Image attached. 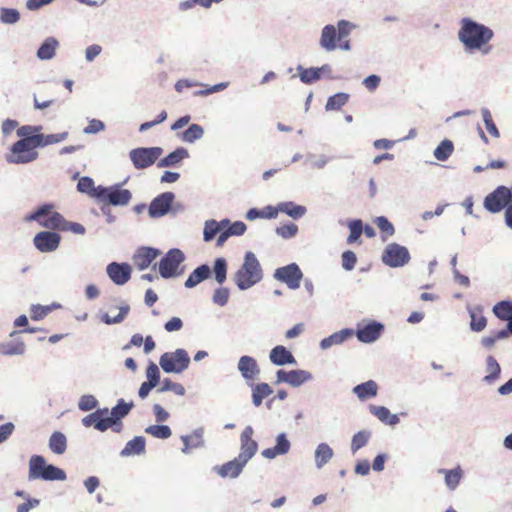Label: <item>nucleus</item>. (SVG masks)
Returning <instances> with one entry per match:
<instances>
[{
	"label": "nucleus",
	"mask_w": 512,
	"mask_h": 512,
	"mask_svg": "<svg viewBox=\"0 0 512 512\" xmlns=\"http://www.w3.org/2000/svg\"><path fill=\"white\" fill-rule=\"evenodd\" d=\"M493 35V31L489 27L469 18L462 19L458 33L459 40L468 50L481 49L493 38Z\"/></svg>",
	"instance_id": "obj_1"
},
{
	"label": "nucleus",
	"mask_w": 512,
	"mask_h": 512,
	"mask_svg": "<svg viewBox=\"0 0 512 512\" xmlns=\"http://www.w3.org/2000/svg\"><path fill=\"white\" fill-rule=\"evenodd\" d=\"M262 279V268L255 254L246 252L244 263L235 273L234 280L239 289L245 290Z\"/></svg>",
	"instance_id": "obj_2"
},
{
	"label": "nucleus",
	"mask_w": 512,
	"mask_h": 512,
	"mask_svg": "<svg viewBox=\"0 0 512 512\" xmlns=\"http://www.w3.org/2000/svg\"><path fill=\"white\" fill-rule=\"evenodd\" d=\"M28 477L30 480L63 481L66 479V473L54 465L46 464L43 456L33 455L29 460Z\"/></svg>",
	"instance_id": "obj_3"
},
{
	"label": "nucleus",
	"mask_w": 512,
	"mask_h": 512,
	"mask_svg": "<svg viewBox=\"0 0 512 512\" xmlns=\"http://www.w3.org/2000/svg\"><path fill=\"white\" fill-rule=\"evenodd\" d=\"M36 143L39 142L34 136L18 140L12 145L10 153L6 155L7 162L25 164L36 160L38 153L35 149L39 147Z\"/></svg>",
	"instance_id": "obj_4"
},
{
	"label": "nucleus",
	"mask_w": 512,
	"mask_h": 512,
	"mask_svg": "<svg viewBox=\"0 0 512 512\" xmlns=\"http://www.w3.org/2000/svg\"><path fill=\"white\" fill-rule=\"evenodd\" d=\"M26 222L36 221L41 227L60 231L64 217L54 209L53 204H44L34 212L25 216Z\"/></svg>",
	"instance_id": "obj_5"
},
{
	"label": "nucleus",
	"mask_w": 512,
	"mask_h": 512,
	"mask_svg": "<svg viewBox=\"0 0 512 512\" xmlns=\"http://www.w3.org/2000/svg\"><path fill=\"white\" fill-rule=\"evenodd\" d=\"M189 363L190 358L184 349H177L173 353H164L160 357V366L167 373H180L189 366Z\"/></svg>",
	"instance_id": "obj_6"
},
{
	"label": "nucleus",
	"mask_w": 512,
	"mask_h": 512,
	"mask_svg": "<svg viewBox=\"0 0 512 512\" xmlns=\"http://www.w3.org/2000/svg\"><path fill=\"white\" fill-rule=\"evenodd\" d=\"M512 202V189L497 187L484 199V207L491 213H498Z\"/></svg>",
	"instance_id": "obj_7"
},
{
	"label": "nucleus",
	"mask_w": 512,
	"mask_h": 512,
	"mask_svg": "<svg viewBox=\"0 0 512 512\" xmlns=\"http://www.w3.org/2000/svg\"><path fill=\"white\" fill-rule=\"evenodd\" d=\"M160 147L135 148L130 151V159L136 169H145L153 165L162 155Z\"/></svg>",
	"instance_id": "obj_8"
},
{
	"label": "nucleus",
	"mask_w": 512,
	"mask_h": 512,
	"mask_svg": "<svg viewBox=\"0 0 512 512\" xmlns=\"http://www.w3.org/2000/svg\"><path fill=\"white\" fill-rule=\"evenodd\" d=\"M131 198L132 194L129 190L120 189L116 186L103 187V189L99 190V193L96 194V199L100 202L114 206L127 205Z\"/></svg>",
	"instance_id": "obj_9"
},
{
	"label": "nucleus",
	"mask_w": 512,
	"mask_h": 512,
	"mask_svg": "<svg viewBox=\"0 0 512 512\" xmlns=\"http://www.w3.org/2000/svg\"><path fill=\"white\" fill-rule=\"evenodd\" d=\"M410 260V254L406 247L397 243H390L382 254V261L390 267H402Z\"/></svg>",
	"instance_id": "obj_10"
},
{
	"label": "nucleus",
	"mask_w": 512,
	"mask_h": 512,
	"mask_svg": "<svg viewBox=\"0 0 512 512\" xmlns=\"http://www.w3.org/2000/svg\"><path fill=\"white\" fill-rule=\"evenodd\" d=\"M185 257L181 250L171 249L159 262V273L163 278H170L178 275L177 272L180 264L184 261Z\"/></svg>",
	"instance_id": "obj_11"
},
{
	"label": "nucleus",
	"mask_w": 512,
	"mask_h": 512,
	"mask_svg": "<svg viewBox=\"0 0 512 512\" xmlns=\"http://www.w3.org/2000/svg\"><path fill=\"white\" fill-rule=\"evenodd\" d=\"M61 236L54 230L38 232L33 238V244L42 253L54 252L58 249Z\"/></svg>",
	"instance_id": "obj_12"
},
{
	"label": "nucleus",
	"mask_w": 512,
	"mask_h": 512,
	"mask_svg": "<svg viewBox=\"0 0 512 512\" xmlns=\"http://www.w3.org/2000/svg\"><path fill=\"white\" fill-rule=\"evenodd\" d=\"M274 277L287 284L290 289H297L300 286L303 274L295 263L280 267L275 271Z\"/></svg>",
	"instance_id": "obj_13"
},
{
	"label": "nucleus",
	"mask_w": 512,
	"mask_h": 512,
	"mask_svg": "<svg viewBox=\"0 0 512 512\" xmlns=\"http://www.w3.org/2000/svg\"><path fill=\"white\" fill-rule=\"evenodd\" d=\"M384 330V326L376 321L358 324L356 335L359 341L371 343L377 340Z\"/></svg>",
	"instance_id": "obj_14"
},
{
	"label": "nucleus",
	"mask_w": 512,
	"mask_h": 512,
	"mask_svg": "<svg viewBox=\"0 0 512 512\" xmlns=\"http://www.w3.org/2000/svg\"><path fill=\"white\" fill-rule=\"evenodd\" d=\"M277 383H287L293 387H298L311 379V374L305 370L280 369L276 373Z\"/></svg>",
	"instance_id": "obj_15"
},
{
	"label": "nucleus",
	"mask_w": 512,
	"mask_h": 512,
	"mask_svg": "<svg viewBox=\"0 0 512 512\" xmlns=\"http://www.w3.org/2000/svg\"><path fill=\"white\" fill-rule=\"evenodd\" d=\"M252 435L253 429L251 426H247L241 434V448L238 458L245 463L254 456L258 448L256 441L252 439Z\"/></svg>",
	"instance_id": "obj_16"
},
{
	"label": "nucleus",
	"mask_w": 512,
	"mask_h": 512,
	"mask_svg": "<svg viewBox=\"0 0 512 512\" xmlns=\"http://www.w3.org/2000/svg\"><path fill=\"white\" fill-rule=\"evenodd\" d=\"M238 370L249 385H252L260 374L256 360L250 356H242L239 359Z\"/></svg>",
	"instance_id": "obj_17"
},
{
	"label": "nucleus",
	"mask_w": 512,
	"mask_h": 512,
	"mask_svg": "<svg viewBox=\"0 0 512 512\" xmlns=\"http://www.w3.org/2000/svg\"><path fill=\"white\" fill-rule=\"evenodd\" d=\"M107 274L116 285H124L131 277V267L127 263L112 262L107 266Z\"/></svg>",
	"instance_id": "obj_18"
},
{
	"label": "nucleus",
	"mask_w": 512,
	"mask_h": 512,
	"mask_svg": "<svg viewBox=\"0 0 512 512\" xmlns=\"http://www.w3.org/2000/svg\"><path fill=\"white\" fill-rule=\"evenodd\" d=\"M174 200V194L165 192L157 196L149 206V214L152 217H161L165 215L171 208Z\"/></svg>",
	"instance_id": "obj_19"
},
{
	"label": "nucleus",
	"mask_w": 512,
	"mask_h": 512,
	"mask_svg": "<svg viewBox=\"0 0 512 512\" xmlns=\"http://www.w3.org/2000/svg\"><path fill=\"white\" fill-rule=\"evenodd\" d=\"M160 254L159 250L150 248V247H142L133 257L134 265L139 269L143 270L150 266V264L158 257Z\"/></svg>",
	"instance_id": "obj_20"
},
{
	"label": "nucleus",
	"mask_w": 512,
	"mask_h": 512,
	"mask_svg": "<svg viewBox=\"0 0 512 512\" xmlns=\"http://www.w3.org/2000/svg\"><path fill=\"white\" fill-rule=\"evenodd\" d=\"M245 465L246 463L237 457L232 461L216 467L215 469L217 473L223 478H235L242 472V469Z\"/></svg>",
	"instance_id": "obj_21"
},
{
	"label": "nucleus",
	"mask_w": 512,
	"mask_h": 512,
	"mask_svg": "<svg viewBox=\"0 0 512 512\" xmlns=\"http://www.w3.org/2000/svg\"><path fill=\"white\" fill-rule=\"evenodd\" d=\"M338 33L333 25H326L322 29L320 45L326 51H333L337 48Z\"/></svg>",
	"instance_id": "obj_22"
},
{
	"label": "nucleus",
	"mask_w": 512,
	"mask_h": 512,
	"mask_svg": "<svg viewBox=\"0 0 512 512\" xmlns=\"http://www.w3.org/2000/svg\"><path fill=\"white\" fill-rule=\"evenodd\" d=\"M270 360L275 365L296 364V359L292 353L282 345L274 347L270 352Z\"/></svg>",
	"instance_id": "obj_23"
},
{
	"label": "nucleus",
	"mask_w": 512,
	"mask_h": 512,
	"mask_svg": "<svg viewBox=\"0 0 512 512\" xmlns=\"http://www.w3.org/2000/svg\"><path fill=\"white\" fill-rule=\"evenodd\" d=\"M277 443L272 448H267L262 451V456L267 459H273L277 455L286 454L290 449V442L286 438L284 433H281L277 436Z\"/></svg>",
	"instance_id": "obj_24"
},
{
	"label": "nucleus",
	"mask_w": 512,
	"mask_h": 512,
	"mask_svg": "<svg viewBox=\"0 0 512 512\" xmlns=\"http://www.w3.org/2000/svg\"><path fill=\"white\" fill-rule=\"evenodd\" d=\"M181 440L184 443L183 453H188L191 449L202 447L204 444L203 429H197L190 435L182 436Z\"/></svg>",
	"instance_id": "obj_25"
},
{
	"label": "nucleus",
	"mask_w": 512,
	"mask_h": 512,
	"mask_svg": "<svg viewBox=\"0 0 512 512\" xmlns=\"http://www.w3.org/2000/svg\"><path fill=\"white\" fill-rule=\"evenodd\" d=\"M211 274V270L208 265H201L197 267L187 278L185 281V287L193 288L205 279H207Z\"/></svg>",
	"instance_id": "obj_26"
},
{
	"label": "nucleus",
	"mask_w": 512,
	"mask_h": 512,
	"mask_svg": "<svg viewBox=\"0 0 512 512\" xmlns=\"http://www.w3.org/2000/svg\"><path fill=\"white\" fill-rule=\"evenodd\" d=\"M353 392L360 400L375 397L378 392V386L375 381L369 380L353 388Z\"/></svg>",
	"instance_id": "obj_27"
},
{
	"label": "nucleus",
	"mask_w": 512,
	"mask_h": 512,
	"mask_svg": "<svg viewBox=\"0 0 512 512\" xmlns=\"http://www.w3.org/2000/svg\"><path fill=\"white\" fill-rule=\"evenodd\" d=\"M439 473L444 474L445 484L450 490H455L463 477V470L461 469L460 466H457L456 468L450 470L440 469Z\"/></svg>",
	"instance_id": "obj_28"
},
{
	"label": "nucleus",
	"mask_w": 512,
	"mask_h": 512,
	"mask_svg": "<svg viewBox=\"0 0 512 512\" xmlns=\"http://www.w3.org/2000/svg\"><path fill=\"white\" fill-rule=\"evenodd\" d=\"M371 413L376 416L381 422L389 425H395L399 422V417L391 414L390 411L384 406H370Z\"/></svg>",
	"instance_id": "obj_29"
},
{
	"label": "nucleus",
	"mask_w": 512,
	"mask_h": 512,
	"mask_svg": "<svg viewBox=\"0 0 512 512\" xmlns=\"http://www.w3.org/2000/svg\"><path fill=\"white\" fill-rule=\"evenodd\" d=\"M145 451V439L142 436H137L127 442L123 450L121 451V456H131L138 455Z\"/></svg>",
	"instance_id": "obj_30"
},
{
	"label": "nucleus",
	"mask_w": 512,
	"mask_h": 512,
	"mask_svg": "<svg viewBox=\"0 0 512 512\" xmlns=\"http://www.w3.org/2000/svg\"><path fill=\"white\" fill-rule=\"evenodd\" d=\"M252 386V401L256 407H259L263 399L272 394L273 390L267 383H259Z\"/></svg>",
	"instance_id": "obj_31"
},
{
	"label": "nucleus",
	"mask_w": 512,
	"mask_h": 512,
	"mask_svg": "<svg viewBox=\"0 0 512 512\" xmlns=\"http://www.w3.org/2000/svg\"><path fill=\"white\" fill-rule=\"evenodd\" d=\"M188 157V151L185 148H177L158 162L159 167H170L178 164Z\"/></svg>",
	"instance_id": "obj_32"
},
{
	"label": "nucleus",
	"mask_w": 512,
	"mask_h": 512,
	"mask_svg": "<svg viewBox=\"0 0 512 512\" xmlns=\"http://www.w3.org/2000/svg\"><path fill=\"white\" fill-rule=\"evenodd\" d=\"M469 312H470V317H471V321H470L471 330H473L475 332H480V331L484 330V328L487 325V319L483 315L482 308L476 307V308L470 309Z\"/></svg>",
	"instance_id": "obj_33"
},
{
	"label": "nucleus",
	"mask_w": 512,
	"mask_h": 512,
	"mask_svg": "<svg viewBox=\"0 0 512 512\" xmlns=\"http://www.w3.org/2000/svg\"><path fill=\"white\" fill-rule=\"evenodd\" d=\"M49 448L55 454H63L67 449L66 436L61 432H54L49 439Z\"/></svg>",
	"instance_id": "obj_34"
},
{
	"label": "nucleus",
	"mask_w": 512,
	"mask_h": 512,
	"mask_svg": "<svg viewBox=\"0 0 512 512\" xmlns=\"http://www.w3.org/2000/svg\"><path fill=\"white\" fill-rule=\"evenodd\" d=\"M229 224L228 220L217 222L216 220H208L204 227V240L206 242L211 241L217 233L221 232L224 227Z\"/></svg>",
	"instance_id": "obj_35"
},
{
	"label": "nucleus",
	"mask_w": 512,
	"mask_h": 512,
	"mask_svg": "<svg viewBox=\"0 0 512 512\" xmlns=\"http://www.w3.org/2000/svg\"><path fill=\"white\" fill-rule=\"evenodd\" d=\"M279 212L285 213L293 219H299L306 213V208L293 202L278 204Z\"/></svg>",
	"instance_id": "obj_36"
},
{
	"label": "nucleus",
	"mask_w": 512,
	"mask_h": 512,
	"mask_svg": "<svg viewBox=\"0 0 512 512\" xmlns=\"http://www.w3.org/2000/svg\"><path fill=\"white\" fill-rule=\"evenodd\" d=\"M58 41L55 38H47L37 51V56L41 60H49L55 55Z\"/></svg>",
	"instance_id": "obj_37"
},
{
	"label": "nucleus",
	"mask_w": 512,
	"mask_h": 512,
	"mask_svg": "<svg viewBox=\"0 0 512 512\" xmlns=\"http://www.w3.org/2000/svg\"><path fill=\"white\" fill-rule=\"evenodd\" d=\"M325 68H328L327 65H324L321 68H301L299 67V77L300 80L305 84H311L313 82L318 81L321 78V71Z\"/></svg>",
	"instance_id": "obj_38"
},
{
	"label": "nucleus",
	"mask_w": 512,
	"mask_h": 512,
	"mask_svg": "<svg viewBox=\"0 0 512 512\" xmlns=\"http://www.w3.org/2000/svg\"><path fill=\"white\" fill-rule=\"evenodd\" d=\"M78 191L82 193H86L89 196L96 198V194L99 193V190L103 189L102 186L95 187L94 181L92 178L84 176L81 177L77 183Z\"/></svg>",
	"instance_id": "obj_39"
},
{
	"label": "nucleus",
	"mask_w": 512,
	"mask_h": 512,
	"mask_svg": "<svg viewBox=\"0 0 512 512\" xmlns=\"http://www.w3.org/2000/svg\"><path fill=\"white\" fill-rule=\"evenodd\" d=\"M333 456V451L328 444L321 443L315 451V462L317 467L324 466Z\"/></svg>",
	"instance_id": "obj_40"
},
{
	"label": "nucleus",
	"mask_w": 512,
	"mask_h": 512,
	"mask_svg": "<svg viewBox=\"0 0 512 512\" xmlns=\"http://www.w3.org/2000/svg\"><path fill=\"white\" fill-rule=\"evenodd\" d=\"M337 29L339 47L341 49L348 50L350 48L349 41L345 39L347 38L351 31L350 23L345 20H340L337 24Z\"/></svg>",
	"instance_id": "obj_41"
},
{
	"label": "nucleus",
	"mask_w": 512,
	"mask_h": 512,
	"mask_svg": "<svg viewBox=\"0 0 512 512\" xmlns=\"http://www.w3.org/2000/svg\"><path fill=\"white\" fill-rule=\"evenodd\" d=\"M493 313L501 320L509 321L512 319V302L500 301L493 307Z\"/></svg>",
	"instance_id": "obj_42"
},
{
	"label": "nucleus",
	"mask_w": 512,
	"mask_h": 512,
	"mask_svg": "<svg viewBox=\"0 0 512 512\" xmlns=\"http://www.w3.org/2000/svg\"><path fill=\"white\" fill-rule=\"evenodd\" d=\"M348 100L349 95L347 93H337L328 98L325 109L327 111L340 110L348 102Z\"/></svg>",
	"instance_id": "obj_43"
},
{
	"label": "nucleus",
	"mask_w": 512,
	"mask_h": 512,
	"mask_svg": "<svg viewBox=\"0 0 512 512\" xmlns=\"http://www.w3.org/2000/svg\"><path fill=\"white\" fill-rule=\"evenodd\" d=\"M350 335H351V332H349L348 330H343V331L334 333V334L330 335L329 337L324 338L320 343V347L322 349H327L333 345L341 344Z\"/></svg>",
	"instance_id": "obj_44"
},
{
	"label": "nucleus",
	"mask_w": 512,
	"mask_h": 512,
	"mask_svg": "<svg viewBox=\"0 0 512 512\" xmlns=\"http://www.w3.org/2000/svg\"><path fill=\"white\" fill-rule=\"evenodd\" d=\"M453 150L454 146L452 141L445 139L434 150V157L439 161H445L451 156Z\"/></svg>",
	"instance_id": "obj_45"
},
{
	"label": "nucleus",
	"mask_w": 512,
	"mask_h": 512,
	"mask_svg": "<svg viewBox=\"0 0 512 512\" xmlns=\"http://www.w3.org/2000/svg\"><path fill=\"white\" fill-rule=\"evenodd\" d=\"M68 136L67 132L58 133V134H49V135H43V134H35L34 138L38 139V146H47L55 143H59L63 140H65Z\"/></svg>",
	"instance_id": "obj_46"
},
{
	"label": "nucleus",
	"mask_w": 512,
	"mask_h": 512,
	"mask_svg": "<svg viewBox=\"0 0 512 512\" xmlns=\"http://www.w3.org/2000/svg\"><path fill=\"white\" fill-rule=\"evenodd\" d=\"M486 364L488 374L485 376L484 380L488 383H491L499 378L501 368L493 356L487 357Z\"/></svg>",
	"instance_id": "obj_47"
},
{
	"label": "nucleus",
	"mask_w": 512,
	"mask_h": 512,
	"mask_svg": "<svg viewBox=\"0 0 512 512\" xmlns=\"http://www.w3.org/2000/svg\"><path fill=\"white\" fill-rule=\"evenodd\" d=\"M371 437V432L362 430L356 433L351 441V450L353 453L364 447Z\"/></svg>",
	"instance_id": "obj_48"
},
{
	"label": "nucleus",
	"mask_w": 512,
	"mask_h": 512,
	"mask_svg": "<svg viewBox=\"0 0 512 512\" xmlns=\"http://www.w3.org/2000/svg\"><path fill=\"white\" fill-rule=\"evenodd\" d=\"M145 432L158 439H167L172 434L170 427L167 425H151L145 429Z\"/></svg>",
	"instance_id": "obj_49"
},
{
	"label": "nucleus",
	"mask_w": 512,
	"mask_h": 512,
	"mask_svg": "<svg viewBox=\"0 0 512 512\" xmlns=\"http://www.w3.org/2000/svg\"><path fill=\"white\" fill-rule=\"evenodd\" d=\"M133 407V403H126L123 399H120L117 403V405L112 409L111 416L115 419V422L117 420L122 419L125 417L130 410Z\"/></svg>",
	"instance_id": "obj_50"
},
{
	"label": "nucleus",
	"mask_w": 512,
	"mask_h": 512,
	"mask_svg": "<svg viewBox=\"0 0 512 512\" xmlns=\"http://www.w3.org/2000/svg\"><path fill=\"white\" fill-rule=\"evenodd\" d=\"M215 279L219 284L226 281L227 275V262L224 258H217L214 263Z\"/></svg>",
	"instance_id": "obj_51"
},
{
	"label": "nucleus",
	"mask_w": 512,
	"mask_h": 512,
	"mask_svg": "<svg viewBox=\"0 0 512 512\" xmlns=\"http://www.w3.org/2000/svg\"><path fill=\"white\" fill-rule=\"evenodd\" d=\"M159 392L172 391L176 395L183 396L185 394V388L182 384L173 382L169 378H165L161 382V387L158 389Z\"/></svg>",
	"instance_id": "obj_52"
},
{
	"label": "nucleus",
	"mask_w": 512,
	"mask_h": 512,
	"mask_svg": "<svg viewBox=\"0 0 512 512\" xmlns=\"http://www.w3.org/2000/svg\"><path fill=\"white\" fill-rule=\"evenodd\" d=\"M129 310L130 307L128 305H124L119 308V313L117 315H113V317H111L109 314L105 313L102 315L101 319L105 324L108 325L120 323L126 318Z\"/></svg>",
	"instance_id": "obj_53"
},
{
	"label": "nucleus",
	"mask_w": 512,
	"mask_h": 512,
	"mask_svg": "<svg viewBox=\"0 0 512 512\" xmlns=\"http://www.w3.org/2000/svg\"><path fill=\"white\" fill-rule=\"evenodd\" d=\"M204 134L203 128L198 124H192L183 132L182 139L186 142H194L197 139H200Z\"/></svg>",
	"instance_id": "obj_54"
},
{
	"label": "nucleus",
	"mask_w": 512,
	"mask_h": 512,
	"mask_svg": "<svg viewBox=\"0 0 512 512\" xmlns=\"http://www.w3.org/2000/svg\"><path fill=\"white\" fill-rule=\"evenodd\" d=\"M375 224L379 230L384 234L383 239L392 236L395 233L393 224L384 216H379L375 219Z\"/></svg>",
	"instance_id": "obj_55"
},
{
	"label": "nucleus",
	"mask_w": 512,
	"mask_h": 512,
	"mask_svg": "<svg viewBox=\"0 0 512 512\" xmlns=\"http://www.w3.org/2000/svg\"><path fill=\"white\" fill-rule=\"evenodd\" d=\"M482 116H483L485 127H486L488 133L491 136H493L495 138H498L500 136V133H499V130L496 127L494 121H493V118H492V115H491L490 111L488 109H483L482 110Z\"/></svg>",
	"instance_id": "obj_56"
},
{
	"label": "nucleus",
	"mask_w": 512,
	"mask_h": 512,
	"mask_svg": "<svg viewBox=\"0 0 512 512\" xmlns=\"http://www.w3.org/2000/svg\"><path fill=\"white\" fill-rule=\"evenodd\" d=\"M350 235L347 238L349 244L354 243L363 232V225L361 220H354L349 223Z\"/></svg>",
	"instance_id": "obj_57"
},
{
	"label": "nucleus",
	"mask_w": 512,
	"mask_h": 512,
	"mask_svg": "<svg viewBox=\"0 0 512 512\" xmlns=\"http://www.w3.org/2000/svg\"><path fill=\"white\" fill-rule=\"evenodd\" d=\"M108 414H109L108 409H98L95 412L85 416L82 419V424L85 427L94 426V428L96 429V424H97V421L99 420V417L100 416H104V415H108Z\"/></svg>",
	"instance_id": "obj_58"
},
{
	"label": "nucleus",
	"mask_w": 512,
	"mask_h": 512,
	"mask_svg": "<svg viewBox=\"0 0 512 512\" xmlns=\"http://www.w3.org/2000/svg\"><path fill=\"white\" fill-rule=\"evenodd\" d=\"M20 18V14L16 9L2 8L0 19L3 23L13 24L16 23Z\"/></svg>",
	"instance_id": "obj_59"
},
{
	"label": "nucleus",
	"mask_w": 512,
	"mask_h": 512,
	"mask_svg": "<svg viewBox=\"0 0 512 512\" xmlns=\"http://www.w3.org/2000/svg\"><path fill=\"white\" fill-rule=\"evenodd\" d=\"M508 337V331L507 330H500L494 333L493 335L483 337L481 342L482 345L488 349L492 348L494 344L501 339H504Z\"/></svg>",
	"instance_id": "obj_60"
},
{
	"label": "nucleus",
	"mask_w": 512,
	"mask_h": 512,
	"mask_svg": "<svg viewBox=\"0 0 512 512\" xmlns=\"http://www.w3.org/2000/svg\"><path fill=\"white\" fill-rule=\"evenodd\" d=\"M298 232V227L296 224L289 223L284 224L276 228V233L284 239H289L294 237Z\"/></svg>",
	"instance_id": "obj_61"
},
{
	"label": "nucleus",
	"mask_w": 512,
	"mask_h": 512,
	"mask_svg": "<svg viewBox=\"0 0 512 512\" xmlns=\"http://www.w3.org/2000/svg\"><path fill=\"white\" fill-rule=\"evenodd\" d=\"M147 382L157 386L160 381V373L158 366L154 362H150L146 369Z\"/></svg>",
	"instance_id": "obj_62"
},
{
	"label": "nucleus",
	"mask_w": 512,
	"mask_h": 512,
	"mask_svg": "<svg viewBox=\"0 0 512 512\" xmlns=\"http://www.w3.org/2000/svg\"><path fill=\"white\" fill-rule=\"evenodd\" d=\"M97 406V400L92 395H84L80 398L78 407L82 411H90Z\"/></svg>",
	"instance_id": "obj_63"
},
{
	"label": "nucleus",
	"mask_w": 512,
	"mask_h": 512,
	"mask_svg": "<svg viewBox=\"0 0 512 512\" xmlns=\"http://www.w3.org/2000/svg\"><path fill=\"white\" fill-rule=\"evenodd\" d=\"M357 263V257L353 251H345L342 254V266L345 270H352L354 269L355 265Z\"/></svg>",
	"instance_id": "obj_64"
}]
</instances>
